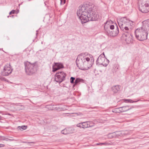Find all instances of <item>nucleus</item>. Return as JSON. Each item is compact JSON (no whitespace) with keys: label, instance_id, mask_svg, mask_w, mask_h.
Listing matches in <instances>:
<instances>
[{"label":"nucleus","instance_id":"27","mask_svg":"<svg viewBox=\"0 0 149 149\" xmlns=\"http://www.w3.org/2000/svg\"><path fill=\"white\" fill-rule=\"evenodd\" d=\"M110 27V29L111 30H113L114 29V25H110L109 26Z\"/></svg>","mask_w":149,"mask_h":149},{"label":"nucleus","instance_id":"36","mask_svg":"<svg viewBox=\"0 0 149 149\" xmlns=\"http://www.w3.org/2000/svg\"><path fill=\"white\" fill-rule=\"evenodd\" d=\"M28 143H33L34 142H29Z\"/></svg>","mask_w":149,"mask_h":149},{"label":"nucleus","instance_id":"38","mask_svg":"<svg viewBox=\"0 0 149 149\" xmlns=\"http://www.w3.org/2000/svg\"><path fill=\"white\" fill-rule=\"evenodd\" d=\"M108 21H107V22H106V23H105V24H107V23H108Z\"/></svg>","mask_w":149,"mask_h":149},{"label":"nucleus","instance_id":"6","mask_svg":"<svg viewBox=\"0 0 149 149\" xmlns=\"http://www.w3.org/2000/svg\"><path fill=\"white\" fill-rule=\"evenodd\" d=\"M25 70L26 74L28 75H31L34 72V68L35 65L34 64H31L27 61L24 63Z\"/></svg>","mask_w":149,"mask_h":149},{"label":"nucleus","instance_id":"1","mask_svg":"<svg viewBox=\"0 0 149 149\" xmlns=\"http://www.w3.org/2000/svg\"><path fill=\"white\" fill-rule=\"evenodd\" d=\"M77 15L82 24L99 19L98 13L95 12L91 6L87 3L84 4L79 7Z\"/></svg>","mask_w":149,"mask_h":149},{"label":"nucleus","instance_id":"4","mask_svg":"<svg viewBox=\"0 0 149 149\" xmlns=\"http://www.w3.org/2000/svg\"><path fill=\"white\" fill-rule=\"evenodd\" d=\"M118 24L121 30L125 31L129 30L133 25V22L129 20L126 17H123L117 21Z\"/></svg>","mask_w":149,"mask_h":149},{"label":"nucleus","instance_id":"24","mask_svg":"<svg viewBox=\"0 0 149 149\" xmlns=\"http://www.w3.org/2000/svg\"><path fill=\"white\" fill-rule=\"evenodd\" d=\"M75 80V78L74 77H71L70 78V82L71 84H74V80Z\"/></svg>","mask_w":149,"mask_h":149},{"label":"nucleus","instance_id":"2","mask_svg":"<svg viewBox=\"0 0 149 149\" xmlns=\"http://www.w3.org/2000/svg\"><path fill=\"white\" fill-rule=\"evenodd\" d=\"M87 54L86 53H82L77 56L76 62L77 66L80 69L87 70L92 66V61H90V58L84 56Z\"/></svg>","mask_w":149,"mask_h":149},{"label":"nucleus","instance_id":"23","mask_svg":"<svg viewBox=\"0 0 149 149\" xmlns=\"http://www.w3.org/2000/svg\"><path fill=\"white\" fill-rule=\"evenodd\" d=\"M51 106L52 107V108H51L52 109V110H57L58 109V106L56 105H51Z\"/></svg>","mask_w":149,"mask_h":149},{"label":"nucleus","instance_id":"35","mask_svg":"<svg viewBox=\"0 0 149 149\" xmlns=\"http://www.w3.org/2000/svg\"><path fill=\"white\" fill-rule=\"evenodd\" d=\"M2 145H4L2 144H0V147H2Z\"/></svg>","mask_w":149,"mask_h":149},{"label":"nucleus","instance_id":"7","mask_svg":"<svg viewBox=\"0 0 149 149\" xmlns=\"http://www.w3.org/2000/svg\"><path fill=\"white\" fill-rule=\"evenodd\" d=\"M66 76V73L63 72L58 71L55 75V79L56 82L60 84L64 81Z\"/></svg>","mask_w":149,"mask_h":149},{"label":"nucleus","instance_id":"31","mask_svg":"<svg viewBox=\"0 0 149 149\" xmlns=\"http://www.w3.org/2000/svg\"><path fill=\"white\" fill-rule=\"evenodd\" d=\"M49 107H48V109L52 110V109L51 108H52V107L51 106V105H49Z\"/></svg>","mask_w":149,"mask_h":149},{"label":"nucleus","instance_id":"37","mask_svg":"<svg viewBox=\"0 0 149 149\" xmlns=\"http://www.w3.org/2000/svg\"><path fill=\"white\" fill-rule=\"evenodd\" d=\"M38 30L36 31V32H37V33H36V35H37L38 34Z\"/></svg>","mask_w":149,"mask_h":149},{"label":"nucleus","instance_id":"32","mask_svg":"<svg viewBox=\"0 0 149 149\" xmlns=\"http://www.w3.org/2000/svg\"><path fill=\"white\" fill-rule=\"evenodd\" d=\"M129 101H125V102H127H127H129Z\"/></svg>","mask_w":149,"mask_h":149},{"label":"nucleus","instance_id":"33","mask_svg":"<svg viewBox=\"0 0 149 149\" xmlns=\"http://www.w3.org/2000/svg\"><path fill=\"white\" fill-rule=\"evenodd\" d=\"M6 138L5 137H2V138H1V139L3 140V139H5Z\"/></svg>","mask_w":149,"mask_h":149},{"label":"nucleus","instance_id":"11","mask_svg":"<svg viewBox=\"0 0 149 149\" xmlns=\"http://www.w3.org/2000/svg\"><path fill=\"white\" fill-rule=\"evenodd\" d=\"M146 5L143 4H139V10L144 13H148L149 11V5H148L147 7H145Z\"/></svg>","mask_w":149,"mask_h":149},{"label":"nucleus","instance_id":"18","mask_svg":"<svg viewBox=\"0 0 149 149\" xmlns=\"http://www.w3.org/2000/svg\"><path fill=\"white\" fill-rule=\"evenodd\" d=\"M70 129L69 128H65L61 131V133L64 134H69L70 133Z\"/></svg>","mask_w":149,"mask_h":149},{"label":"nucleus","instance_id":"28","mask_svg":"<svg viewBox=\"0 0 149 149\" xmlns=\"http://www.w3.org/2000/svg\"><path fill=\"white\" fill-rule=\"evenodd\" d=\"M15 10H13L11 11L9 13V14L11 15V14H14L15 13Z\"/></svg>","mask_w":149,"mask_h":149},{"label":"nucleus","instance_id":"13","mask_svg":"<svg viewBox=\"0 0 149 149\" xmlns=\"http://www.w3.org/2000/svg\"><path fill=\"white\" fill-rule=\"evenodd\" d=\"M127 131H119L114 132L116 137L118 138L119 136H124L126 135H128V133Z\"/></svg>","mask_w":149,"mask_h":149},{"label":"nucleus","instance_id":"5","mask_svg":"<svg viewBox=\"0 0 149 149\" xmlns=\"http://www.w3.org/2000/svg\"><path fill=\"white\" fill-rule=\"evenodd\" d=\"M109 63V61L105 57L104 52L100 54L96 61L97 65H102L104 67L107 66Z\"/></svg>","mask_w":149,"mask_h":149},{"label":"nucleus","instance_id":"22","mask_svg":"<svg viewBox=\"0 0 149 149\" xmlns=\"http://www.w3.org/2000/svg\"><path fill=\"white\" fill-rule=\"evenodd\" d=\"M18 128L21 130H24L26 129L27 126H26L23 125L21 126H18Z\"/></svg>","mask_w":149,"mask_h":149},{"label":"nucleus","instance_id":"20","mask_svg":"<svg viewBox=\"0 0 149 149\" xmlns=\"http://www.w3.org/2000/svg\"><path fill=\"white\" fill-rule=\"evenodd\" d=\"M120 108H116L113 109L112 111L115 113H120L121 111Z\"/></svg>","mask_w":149,"mask_h":149},{"label":"nucleus","instance_id":"25","mask_svg":"<svg viewBox=\"0 0 149 149\" xmlns=\"http://www.w3.org/2000/svg\"><path fill=\"white\" fill-rule=\"evenodd\" d=\"M125 101H130L129 103H132L134 102H136L138 101H139V100H138L136 101H133V100L131 99H126L125 100Z\"/></svg>","mask_w":149,"mask_h":149},{"label":"nucleus","instance_id":"19","mask_svg":"<svg viewBox=\"0 0 149 149\" xmlns=\"http://www.w3.org/2000/svg\"><path fill=\"white\" fill-rule=\"evenodd\" d=\"M115 25L117 29L115 31H113L112 34V35H111L113 36H116V35H117L118 34L119 32L118 28V26H117V24H116Z\"/></svg>","mask_w":149,"mask_h":149},{"label":"nucleus","instance_id":"26","mask_svg":"<svg viewBox=\"0 0 149 149\" xmlns=\"http://www.w3.org/2000/svg\"><path fill=\"white\" fill-rule=\"evenodd\" d=\"M61 1V4H64L65 3L66 0H60Z\"/></svg>","mask_w":149,"mask_h":149},{"label":"nucleus","instance_id":"14","mask_svg":"<svg viewBox=\"0 0 149 149\" xmlns=\"http://www.w3.org/2000/svg\"><path fill=\"white\" fill-rule=\"evenodd\" d=\"M121 111V113L127 111L128 110H130L132 108L129 107L128 106H126L123 107H119Z\"/></svg>","mask_w":149,"mask_h":149},{"label":"nucleus","instance_id":"9","mask_svg":"<svg viewBox=\"0 0 149 149\" xmlns=\"http://www.w3.org/2000/svg\"><path fill=\"white\" fill-rule=\"evenodd\" d=\"M124 32V33H123V38L125 37V40L126 42L127 43H130L131 42L132 38L130 31L129 30Z\"/></svg>","mask_w":149,"mask_h":149},{"label":"nucleus","instance_id":"21","mask_svg":"<svg viewBox=\"0 0 149 149\" xmlns=\"http://www.w3.org/2000/svg\"><path fill=\"white\" fill-rule=\"evenodd\" d=\"M114 132L112 133L109 134L108 135V137L109 138L111 139L113 138H116Z\"/></svg>","mask_w":149,"mask_h":149},{"label":"nucleus","instance_id":"30","mask_svg":"<svg viewBox=\"0 0 149 149\" xmlns=\"http://www.w3.org/2000/svg\"><path fill=\"white\" fill-rule=\"evenodd\" d=\"M107 143H101L100 144H99V143H98L97 144V145H99V144H101V145H106V144H107Z\"/></svg>","mask_w":149,"mask_h":149},{"label":"nucleus","instance_id":"34","mask_svg":"<svg viewBox=\"0 0 149 149\" xmlns=\"http://www.w3.org/2000/svg\"><path fill=\"white\" fill-rule=\"evenodd\" d=\"M13 16H14L13 15L10 16H8V17H13Z\"/></svg>","mask_w":149,"mask_h":149},{"label":"nucleus","instance_id":"29","mask_svg":"<svg viewBox=\"0 0 149 149\" xmlns=\"http://www.w3.org/2000/svg\"><path fill=\"white\" fill-rule=\"evenodd\" d=\"M3 140H6V141H11L14 140H10V139L7 138H6L5 139H3Z\"/></svg>","mask_w":149,"mask_h":149},{"label":"nucleus","instance_id":"17","mask_svg":"<svg viewBox=\"0 0 149 149\" xmlns=\"http://www.w3.org/2000/svg\"><path fill=\"white\" fill-rule=\"evenodd\" d=\"M120 86L119 85L115 86L112 87V89L114 93H116L119 91L120 89Z\"/></svg>","mask_w":149,"mask_h":149},{"label":"nucleus","instance_id":"8","mask_svg":"<svg viewBox=\"0 0 149 149\" xmlns=\"http://www.w3.org/2000/svg\"><path fill=\"white\" fill-rule=\"evenodd\" d=\"M13 69L10 67V64H7L4 67L3 71L1 72V74L4 76L9 75L12 72Z\"/></svg>","mask_w":149,"mask_h":149},{"label":"nucleus","instance_id":"39","mask_svg":"<svg viewBox=\"0 0 149 149\" xmlns=\"http://www.w3.org/2000/svg\"><path fill=\"white\" fill-rule=\"evenodd\" d=\"M10 140H13V139H10Z\"/></svg>","mask_w":149,"mask_h":149},{"label":"nucleus","instance_id":"16","mask_svg":"<svg viewBox=\"0 0 149 149\" xmlns=\"http://www.w3.org/2000/svg\"><path fill=\"white\" fill-rule=\"evenodd\" d=\"M149 0H139L138 4H143L144 5H146L145 7H147L148 5Z\"/></svg>","mask_w":149,"mask_h":149},{"label":"nucleus","instance_id":"15","mask_svg":"<svg viewBox=\"0 0 149 149\" xmlns=\"http://www.w3.org/2000/svg\"><path fill=\"white\" fill-rule=\"evenodd\" d=\"M84 80L82 79L79 78H77L74 81V84L73 85V86H74L76 85L80 84L81 83H83Z\"/></svg>","mask_w":149,"mask_h":149},{"label":"nucleus","instance_id":"10","mask_svg":"<svg viewBox=\"0 0 149 149\" xmlns=\"http://www.w3.org/2000/svg\"><path fill=\"white\" fill-rule=\"evenodd\" d=\"M76 125L78 127L84 129L88 128L91 126L90 122L88 121L81 122L77 124Z\"/></svg>","mask_w":149,"mask_h":149},{"label":"nucleus","instance_id":"40","mask_svg":"<svg viewBox=\"0 0 149 149\" xmlns=\"http://www.w3.org/2000/svg\"><path fill=\"white\" fill-rule=\"evenodd\" d=\"M10 138H13L12 137H11Z\"/></svg>","mask_w":149,"mask_h":149},{"label":"nucleus","instance_id":"12","mask_svg":"<svg viewBox=\"0 0 149 149\" xmlns=\"http://www.w3.org/2000/svg\"><path fill=\"white\" fill-rule=\"evenodd\" d=\"M63 64L61 63H55L54 65L52 66V71L55 72L58 70L63 68Z\"/></svg>","mask_w":149,"mask_h":149},{"label":"nucleus","instance_id":"3","mask_svg":"<svg viewBox=\"0 0 149 149\" xmlns=\"http://www.w3.org/2000/svg\"><path fill=\"white\" fill-rule=\"evenodd\" d=\"M143 26L136 29L135 34L136 38L142 41L147 39L148 31L149 29V19H147L142 22Z\"/></svg>","mask_w":149,"mask_h":149}]
</instances>
